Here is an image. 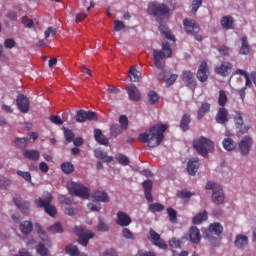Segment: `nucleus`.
<instances>
[{
  "label": "nucleus",
  "mask_w": 256,
  "mask_h": 256,
  "mask_svg": "<svg viewBox=\"0 0 256 256\" xmlns=\"http://www.w3.org/2000/svg\"><path fill=\"white\" fill-rule=\"evenodd\" d=\"M167 131V126L163 124H156L149 128L148 132L139 134L138 139L141 143H147L150 148L159 147L165 139L163 133Z\"/></svg>",
  "instance_id": "obj_1"
},
{
  "label": "nucleus",
  "mask_w": 256,
  "mask_h": 256,
  "mask_svg": "<svg viewBox=\"0 0 256 256\" xmlns=\"http://www.w3.org/2000/svg\"><path fill=\"white\" fill-rule=\"evenodd\" d=\"M152 55L155 67H157V69H165V59L173 55V50L169 42H163L162 50L154 49Z\"/></svg>",
  "instance_id": "obj_2"
},
{
  "label": "nucleus",
  "mask_w": 256,
  "mask_h": 256,
  "mask_svg": "<svg viewBox=\"0 0 256 256\" xmlns=\"http://www.w3.org/2000/svg\"><path fill=\"white\" fill-rule=\"evenodd\" d=\"M192 145L197 154L202 157H208L209 153H213V151H215V143L203 136L194 140Z\"/></svg>",
  "instance_id": "obj_3"
},
{
  "label": "nucleus",
  "mask_w": 256,
  "mask_h": 256,
  "mask_svg": "<svg viewBox=\"0 0 256 256\" xmlns=\"http://www.w3.org/2000/svg\"><path fill=\"white\" fill-rule=\"evenodd\" d=\"M51 201H53V196L51 193L46 194L44 198H38L35 200V205L41 209L43 208L45 213L50 217H55L57 215V208L51 205Z\"/></svg>",
  "instance_id": "obj_4"
},
{
  "label": "nucleus",
  "mask_w": 256,
  "mask_h": 256,
  "mask_svg": "<svg viewBox=\"0 0 256 256\" xmlns=\"http://www.w3.org/2000/svg\"><path fill=\"white\" fill-rule=\"evenodd\" d=\"M183 26L188 35H193L196 41H203V36L199 35L201 27L195 20L186 18L183 20Z\"/></svg>",
  "instance_id": "obj_5"
},
{
  "label": "nucleus",
  "mask_w": 256,
  "mask_h": 256,
  "mask_svg": "<svg viewBox=\"0 0 256 256\" xmlns=\"http://www.w3.org/2000/svg\"><path fill=\"white\" fill-rule=\"evenodd\" d=\"M148 12L159 21V17H167L169 15V7L165 4L151 3L148 7Z\"/></svg>",
  "instance_id": "obj_6"
},
{
  "label": "nucleus",
  "mask_w": 256,
  "mask_h": 256,
  "mask_svg": "<svg viewBox=\"0 0 256 256\" xmlns=\"http://www.w3.org/2000/svg\"><path fill=\"white\" fill-rule=\"evenodd\" d=\"M97 113L93 111L78 110L76 113L77 123H85V121H98Z\"/></svg>",
  "instance_id": "obj_7"
},
{
  "label": "nucleus",
  "mask_w": 256,
  "mask_h": 256,
  "mask_svg": "<svg viewBox=\"0 0 256 256\" xmlns=\"http://www.w3.org/2000/svg\"><path fill=\"white\" fill-rule=\"evenodd\" d=\"M68 193H89V188L85 187L81 182H67Z\"/></svg>",
  "instance_id": "obj_8"
},
{
  "label": "nucleus",
  "mask_w": 256,
  "mask_h": 256,
  "mask_svg": "<svg viewBox=\"0 0 256 256\" xmlns=\"http://www.w3.org/2000/svg\"><path fill=\"white\" fill-rule=\"evenodd\" d=\"M16 104L21 113H29L30 102L27 96L20 94L17 96Z\"/></svg>",
  "instance_id": "obj_9"
},
{
  "label": "nucleus",
  "mask_w": 256,
  "mask_h": 256,
  "mask_svg": "<svg viewBox=\"0 0 256 256\" xmlns=\"http://www.w3.org/2000/svg\"><path fill=\"white\" fill-rule=\"evenodd\" d=\"M216 123L219 125H226L229 123V111L225 107H220L215 116Z\"/></svg>",
  "instance_id": "obj_10"
},
{
  "label": "nucleus",
  "mask_w": 256,
  "mask_h": 256,
  "mask_svg": "<svg viewBox=\"0 0 256 256\" xmlns=\"http://www.w3.org/2000/svg\"><path fill=\"white\" fill-rule=\"evenodd\" d=\"M150 237L153 245L159 247V249H167V243L161 239V235H159L155 230L150 229Z\"/></svg>",
  "instance_id": "obj_11"
},
{
  "label": "nucleus",
  "mask_w": 256,
  "mask_h": 256,
  "mask_svg": "<svg viewBox=\"0 0 256 256\" xmlns=\"http://www.w3.org/2000/svg\"><path fill=\"white\" fill-rule=\"evenodd\" d=\"M116 217V224L120 227H129L132 223L131 216L123 211H118Z\"/></svg>",
  "instance_id": "obj_12"
},
{
  "label": "nucleus",
  "mask_w": 256,
  "mask_h": 256,
  "mask_svg": "<svg viewBox=\"0 0 256 256\" xmlns=\"http://www.w3.org/2000/svg\"><path fill=\"white\" fill-rule=\"evenodd\" d=\"M182 81H184L186 87H189V89H195V87H197V81H195L193 72L189 70L182 73Z\"/></svg>",
  "instance_id": "obj_13"
},
{
  "label": "nucleus",
  "mask_w": 256,
  "mask_h": 256,
  "mask_svg": "<svg viewBox=\"0 0 256 256\" xmlns=\"http://www.w3.org/2000/svg\"><path fill=\"white\" fill-rule=\"evenodd\" d=\"M197 79L201 83H205L207 79H209V67L207 66V62H202L198 68Z\"/></svg>",
  "instance_id": "obj_14"
},
{
  "label": "nucleus",
  "mask_w": 256,
  "mask_h": 256,
  "mask_svg": "<svg viewBox=\"0 0 256 256\" xmlns=\"http://www.w3.org/2000/svg\"><path fill=\"white\" fill-rule=\"evenodd\" d=\"M234 121L236 127L239 129L240 133H248L249 132V126L245 124L243 121V113L236 112V115L234 116Z\"/></svg>",
  "instance_id": "obj_15"
},
{
  "label": "nucleus",
  "mask_w": 256,
  "mask_h": 256,
  "mask_svg": "<svg viewBox=\"0 0 256 256\" xmlns=\"http://www.w3.org/2000/svg\"><path fill=\"white\" fill-rule=\"evenodd\" d=\"M253 145V140L249 136H245L240 144H239V150L243 155L249 154V151H251V146Z\"/></svg>",
  "instance_id": "obj_16"
},
{
  "label": "nucleus",
  "mask_w": 256,
  "mask_h": 256,
  "mask_svg": "<svg viewBox=\"0 0 256 256\" xmlns=\"http://www.w3.org/2000/svg\"><path fill=\"white\" fill-rule=\"evenodd\" d=\"M126 91L131 101H139L141 99V92H139V89L134 84L127 85Z\"/></svg>",
  "instance_id": "obj_17"
},
{
  "label": "nucleus",
  "mask_w": 256,
  "mask_h": 256,
  "mask_svg": "<svg viewBox=\"0 0 256 256\" xmlns=\"http://www.w3.org/2000/svg\"><path fill=\"white\" fill-rule=\"evenodd\" d=\"M231 69H233V64L229 62H223L220 66L215 68V72L217 75H221V77H227Z\"/></svg>",
  "instance_id": "obj_18"
},
{
  "label": "nucleus",
  "mask_w": 256,
  "mask_h": 256,
  "mask_svg": "<svg viewBox=\"0 0 256 256\" xmlns=\"http://www.w3.org/2000/svg\"><path fill=\"white\" fill-rule=\"evenodd\" d=\"M94 139L100 145H104L105 147H109V139L103 134L101 129H94Z\"/></svg>",
  "instance_id": "obj_19"
},
{
  "label": "nucleus",
  "mask_w": 256,
  "mask_h": 256,
  "mask_svg": "<svg viewBox=\"0 0 256 256\" xmlns=\"http://www.w3.org/2000/svg\"><path fill=\"white\" fill-rule=\"evenodd\" d=\"M201 164L199 163V158H192L187 163V172L189 175H195L197 171H199V166Z\"/></svg>",
  "instance_id": "obj_20"
},
{
  "label": "nucleus",
  "mask_w": 256,
  "mask_h": 256,
  "mask_svg": "<svg viewBox=\"0 0 256 256\" xmlns=\"http://www.w3.org/2000/svg\"><path fill=\"white\" fill-rule=\"evenodd\" d=\"M234 245L237 247V249H245V247L249 245V237L243 234L237 235L234 241Z\"/></svg>",
  "instance_id": "obj_21"
},
{
  "label": "nucleus",
  "mask_w": 256,
  "mask_h": 256,
  "mask_svg": "<svg viewBox=\"0 0 256 256\" xmlns=\"http://www.w3.org/2000/svg\"><path fill=\"white\" fill-rule=\"evenodd\" d=\"M22 154L25 159H29L30 161H39L41 157V154L37 150L24 149L22 150Z\"/></svg>",
  "instance_id": "obj_22"
},
{
  "label": "nucleus",
  "mask_w": 256,
  "mask_h": 256,
  "mask_svg": "<svg viewBox=\"0 0 256 256\" xmlns=\"http://www.w3.org/2000/svg\"><path fill=\"white\" fill-rule=\"evenodd\" d=\"M211 111V104L209 102H203L197 111V119L201 121V119L207 115Z\"/></svg>",
  "instance_id": "obj_23"
},
{
  "label": "nucleus",
  "mask_w": 256,
  "mask_h": 256,
  "mask_svg": "<svg viewBox=\"0 0 256 256\" xmlns=\"http://www.w3.org/2000/svg\"><path fill=\"white\" fill-rule=\"evenodd\" d=\"M189 239L192 243H199L201 241V232L195 226H192L189 230Z\"/></svg>",
  "instance_id": "obj_24"
},
{
  "label": "nucleus",
  "mask_w": 256,
  "mask_h": 256,
  "mask_svg": "<svg viewBox=\"0 0 256 256\" xmlns=\"http://www.w3.org/2000/svg\"><path fill=\"white\" fill-rule=\"evenodd\" d=\"M205 189L207 191H212V193H221V191H223V186L215 181H208L206 183Z\"/></svg>",
  "instance_id": "obj_25"
},
{
  "label": "nucleus",
  "mask_w": 256,
  "mask_h": 256,
  "mask_svg": "<svg viewBox=\"0 0 256 256\" xmlns=\"http://www.w3.org/2000/svg\"><path fill=\"white\" fill-rule=\"evenodd\" d=\"M159 31L164 35L166 39H169L170 41H175V35H173V32L169 29V27L165 24L159 25Z\"/></svg>",
  "instance_id": "obj_26"
},
{
  "label": "nucleus",
  "mask_w": 256,
  "mask_h": 256,
  "mask_svg": "<svg viewBox=\"0 0 256 256\" xmlns=\"http://www.w3.org/2000/svg\"><path fill=\"white\" fill-rule=\"evenodd\" d=\"M14 203L22 213H27L29 211V207H31L29 202L23 201L17 197H14Z\"/></svg>",
  "instance_id": "obj_27"
},
{
  "label": "nucleus",
  "mask_w": 256,
  "mask_h": 256,
  "mask_svg": "<svg viewBox=\"0 0 256 256\" xmlns=\"http://www.w3.org/2000/svg\"><path fill=\"white\" fill-rule=\"evenodd\" d=\"M220 23L223 29H227V30L235 29V26H234L235 21L231 16L222 17Z\"/></svg>",
  "instance_id": "obj_28"
},
{
  "label": "nucleus",
  "mask_w": 256,
  "mask_h": 256,
  "mask_svg": "<svg viewBox=\"0 0 256 256\" xmlns=\"http://www.w3.org/2000/svg\"><path fill=\"white\" fill-rule=\"evenodd\" d=\"M189 125H191V115L188 113L183 114L180 120V129L184 132L189 131Z\"/></svg>",
  "instance_id": "obj_29"
},
{
  "label": "nucleus",
  "mask_w": 256,
  "mask_h": 256,
  "mask_svg": "<svg viewBox=\"0 0 256 256\" xmlns=\"http://www.w3.org/2000/svg\"><path fill=\"white\" fill-rule=\"evenodd\" d=\"M91 197L95 203H109L110 201L109 195H107V193H95L92 194Z\"/></svg>",
  "instance_id": "obj_30"
},
{
  "label": "nucleus",
  "mask_w": 256,
  "mask_h": 256,
  "mask_svg": "<svg viewBox=\"0 0 256 256\" xmlns=\"http://www.w3.org/2000/svg\"><path fill=\"white\" fill-rule=\"evenodd\" d=\"M125 131L119 124H113L110 126V137L117 139Z\"/></svg>",
  "instance_id": "obj_31"
},
{
  "label": "nucleus",
  "mask_w": 256,
  "mask_h": 256,
  "mask_svg": "<svg viewBox=\"0 0 256 256\" xmlns=\"http://www.w3.org/2000/svg\"><path fill=\"white\" fill-rule=\"evenodd\" d=\"M241 48L239 50L240 55H249L250 51V46H249V41L247 40V36H243L241 38Z\"/></svg>",
  "instance_id": "obj_32"
},
{
  "label": "nucleus",
  "mask_w": 256,
  "mask_h": 256,
  "mask_svg": "<svg viewBox=\"0 0 256 256\" xmlns=\"http://www.w3.org/2000/svg\"><path fill=\"white\" fill-rule=\"evenodd\" d=\"M69 195V197H67V195H60L58 197L59 203H61L62 205H73V203H77L74 199L75 195H73V193Z\"/></svg>",
  "instance_id": "obj_33"
},
{
  "label": "nucleus",
  "mask_w": 256,
  "mask_h": 256,
  "mask_svg": "<svg viewBox=\"0 0 256 256\" xmlns=\"http://www.w3.org/2000/svg\"><path fill=\"white\" fill-rule=\"evenodd\" d=\"M20 231L23 235H29L33 231V223L31 221H24L20 224Z\"/></svg>",
  "instance_id": "obj_34"
},
{
  "label": "nucleus",
  "mask_w": 256,
  "mask_h": 256,
  "mask_svg": "<svg viewBox=\"0 0 256 256\" xmlns=\"http://www.w3.org/2000/svg\"><path fill=\"white\" fill-rule=\"evenodd\" d=\"M28 144L29 138H15L13 141V145L16 149H25Z\"/></svg>",
  "instance_id": "obj_35"
},
{
  "label": "nucleus",
  "mask_w": 256,
  "mask_h": 256,
  "mask_svg": "<svg viewBox=\"0 0 256 256\" xmlns=\"http://www.w3.org/2000/svg\"><path fill=\"white\" fill-rule=\"evenodd\" d=\"M128 77L130 81H132L133 83H137V81H139L141 77V72L137 71V68H135V66H132L129 70Z\"/></svg>",
  "instance_id": "obj_36"
},
{
  "label": "nucleus",
  "mask_w": 256,
  "mask_h": 256,
  "mask_svg": "<svg viewBox=\"0 0 256 256\" xmlns=\"http://www.w3.org/2000/svg\"><path fill=\"white\" fill-rule=\"evenodd\" d=\"M95 157H97V159H103L106 163H111L113 161V157L107 156V152L101 149L95 150Z\"/></svg>",
  "instance_id": "obj_37"
},
{
  "label": "nucleus",
  "mask_w": 256,
  "mask_h": 256,
  "mask_svg": "<svg viewBox=\"0 0 256 256\" xmlns=\"http://www.w3.org/2000/svg\"><path fill=\"white\" fill-rule=\"evenodd\" d=\"M222 145L226 151H233L237 147V143L231 138H225L222 142Z\"/></svg>",
  "instance_id": "obj_38"
},
{
  "label": "nucleus",
  "mask_w": 256,
  "mask_h": 256,
  "mask_svg": "<svg viewBox=\"0 0 256 256\" xmlns=\"http://www.w3.org/2000/svg\"><path fill=\"white\" fill-rule=\"evenodd\" d=\"M203 221H207V211H203L194 216L192 223L194 225H200Z\"/></svg>",
  "instance_id": "obj_39"
},
{
  "label": "nucleus",
  "mask_w": 256,
  "mask_h": 256,
  "mask_svg": "<svg viewBox=\"0 0 256 256\" xmlns=\"http://www.w3.org/2000/svg\"><path fill=\"white\" fill-rule=\"evenodd\" d=\"M93 237H95V234H93V232H88L86 235L79 237L78 243L83 247H87V245H89V239H93Z\"/></svg>",
  "instance_id": "obj_40"
},
{
  "label": "nucleus",
  "mask_w": 256,
  "mask_h": 256,
  "mask_svg": "<svg viewBox=\"0 0 256 256\" xmlns=\"http://www.w3.org/2000/svg\"><path fill=\"white\" fill-rule=\"evenodd\" d=\"M61 169L65 175H71L75 171V166L71 162H64L61 164Z\"/></svg>",
  "instance_id": "obj_41"
},
{
  "label": "nucleus",
  "mask_w": 256,
  "mask_h": 256,
  "mask_svg": "<svg viewBox=\"0 0 256 256\" xmlns=\"http://www.w3.org/2000/svg\"><path fill=\"white\" fill-rule=\"evenodd\" d=\"M209 231L214 233V235H221L223 233V226L220 223L210 224Z\"/></svg>",
  "instance_id": "obj_42"
},
{
  "label": "nucleus",
  "mask_w": 256,
  "mask_h": 256,
  "mask_svg": "<svg viewBox=\"0 0 256 256\" xmlns=\"http://www.w3.org/2000/svg\"><path fill=\"white\" fill-rule=\"evenodd\" d=\"M227 101H229V99L227 98V93L225 92V90H220L218 97V105L220 107H225L227 105Z\"/></svg>",
  "instance_id": "obj_43"
},
{
  "label": "nucleus",
  "mask_w": 256,
  "mask_h": 256,
  "mask_svg": "<svg viewBox=\"0 0 256 256\" xmlns=\"http://www.w3.org/2000/svg\"><path fill=\"white\" fill-rule=\"evenodd\" d=\"M148 209L150 213H160V211H163V209H165V206L160 203H152L148 206Z\"/></svg>",
  "instance_id": "obj_44"
},
{
  "label": "nucleus",
  "mask_w": 256,
  "mask_h": 256,
  "mask_svg": "<svg viewBox=\"0 0 256 256\" xmlns=\"http://www.w3.org/2000/svg\"><path fill=\"white\" fill-rule=\"evenodd\" d=\"M64 131V138L67 141V143H73V140L75 139V133H73V130L68 128H63Z\"/></svg>",
  "instance_id": "obj_45"
},
{
  "label": "nucleus",
  "mask_w": 256,
  "mask_h": 256,
  "mask_svg": "<svg viewBox=\"0 0 256 256\" xmlns=\"http://www.w3.org/2000/svg\"><path fill=\"white\" fill-rule=\"evenodd\" d=\"M65 252L67 253V255L79 256V249L75 245L70 244V245L66 246Z\"/></svg>",
  "instance_id": "obj_46"
},
{
  "label": "nucleus",
  "mask_w": 256,
  "mask_h": 256,
  "mask_svg": "<svg viewBox=\"0 0 256 256\" xmlns=\"http://www.w3.org/2000/svg\"><path fill=\"white\" fill-rule=\"evenodd\" d=\"M148 99L151 105H155V103H159V95L157 92L151 90L148 92Z\"/></svg>",
  "instance_id": "obj_47"
},
{
  "label": "nucleus",
  "mask_w": 256,
  "mask_h": 256,
  "mask_svg": "<svg viewBox=\"0 0 256 256\" xmlns=\"http://www.w3.org/2000/svg\"><path fill=\"white\" fill-rule=\"evenodd\" d=\"M48 231L53 234L61 233L63 231V226H61V223L56 222L48 228Z\"/></svg>",
  "instance_id": "obj_48"
},
{
  "label": "nucleus",
  "mask_w": 256,
  "mask_h": 256,
  "mask_svg": "<svg viewBox=\"0 0 256 256\" xmlns=\"http://www.w3.org/2000/svg\"><path fill=\"white\" fill-rule=\"evenodd\" d=\"M212 199H213L214 203H217L218 205H220L221 203H223V201H225V194L224 193H213Z\"/></svg>",
  "instance_id": "obj_49"
},
{
  "label": "nucleus",
  "mask_w": 256,
  "mask_h": 256,
  "mask_svg": "<svg viewBox=\"0 0 256 256\" xmlns=\"http://www.w3.org/2000/svg\"><path fill=\"white\" fill-rule=\"evenodd\" d=\"M36 251L40 256H49V250L43 244H38Z\"/></svg>",
  "instance_id": "obj_50"
},
{
  "label": "nucleus",
  "mask_w": 256,
  "mask_h": 256,
  "mask_svg": "<svg viewBox=\"0 0 256 256\" xmlns=\"http://www.w3.org/2000/svg\"><path fill=\"white\" fill-rule=\"evenodd\" d=\"M167 214L171 223H177V211L173 208H167Z\"/></svg>",
  "instance_id": "obj_51"
},
{
  "label": "nucleus",
  "mask_w": 256,
  "mask_h": 256,
  "mask_svg": "<svg viewBox=\"0 0 256 256\" xmlns=\"http://www.w3.org/2000/svg\"><path fill=\"white\" fill-rule=\"evenodd\" d=\"M119 124L125 131L129 129V119L125 115L119 117Z\"/></svg>",
  "instance_id": "obj_52"
},
{
  "label": "nucleus",
  "mask_w": 256,
  "mask_h": 256,
  "mask_svg": "<svg viewBox=\"0 0 256 256\" xmlns=\"http://www.w3.org/2000/svg\"><path fill=\"white\" fill-rule=\"evenodd\" d=\"M142 187L145 193H151L153 191V181L146 180L142 183Z\"/></svg>",
  "instance_id": "obj_53"
},
{
  "label": "nucleus",
  "mask_w": 256,
  "mask_h": 256,
  "mask_svg": "<svg viewBox=\"0 0 256 256\" xmlns=\"http://www.w3.org/2000/svg\"><path fill=\"white\" fill-rule=\"evenodd\" d=\"M16 173H17V175H19V177H22V179H24V181L31 183V172L17 170Z\"/></svg>",
  "instance_id": "obj_54"
},
{
  "label": "nucleus",
  "mask_w": 256,
  "mask_h": 256,
  "mask_svg": "<svg viewBox=\"0 0 256 256\" xmlns=\"http://www.w3.org/2000/svg\"><path fill=\"white\" fill-rule=\"evenodd\" d=\"M97 230L105 233L109 231V226L103 220L99 219L97 224Z\"/></svg>",
  "instance_id": "obj_55"
},
{
  "label": "nucleus",
  "mask_w": 256,
  "mask_h": 256,
  "mask_svg": "<svg viewBox=\"0 0 256 256\" xmlns=\"http://www.w3.org/2000/svg\"><path fill=\"white\" fill-rule=\"evenodd\" d=\"M178 199H181L183 203H189L191 197H193V193H178Z\"/></svg>",
  "instance_id": "obj_56"
},
{
  "label": "nucleus",
  "mask_w": 256,
  "mask_h": 256,
  "mask_svg": "<svg viewBox=\"0 0 256 256\" xmlns=\"http://www.w3.org/2000/svg\"><path fill=\"white\" fill-rule=\"evenodd\" d=\"M203 5V0H193L192 1V13L193 15L197 14V11H199V7Z\"/></svg>",
  "instance_id": "obj_57"
},
{
  "label": "nucleus",
  "mask_w": 256,
  "mask_h": 256,
  "mask_svg": "<svg viewBox=\"0 0 256 256\" xmlns=\"http://www.w3.org/2000/svg\"><path fill=\"white\" fill-rule=\"evenodd\" d=\"M74 233L75 235H77L78 237H83L85 235H87L88 233H91V231H85V229H83V227L81 226H76L74 228Z\"/></svg>",
  "instance_id": "obj_58"
},
{
  "label": "nucleus",
  "mask_w": 256,
  "mask_h": 256,
  "mask_svg": "<svg viewBox=\"0 0 256 256\" xmlns=\"http://www.w3.org/2000/svg\"><path fill=\"white\" fill-rule=\"evenodd\" d=\"M117 160L120 163V165H123L124 167L129 165L130 163L129 158L123 154H118Z\"/></svg>",
  "instance_id": "obj_59"
},
{
  "label": "nucleus",
  "mask_w": 256,
  "mask_h": 256,
  "mask_svg": "<svg viewBox=\"0 0 256 256\" xmlns=\"http://www.w3.org/2000/svg\"><path fill=\"white\" fill-rule=\"evenodd\" d=\"M45 38L48 39V37H55L57 35V29L53 27H48L44 33Z\"/></svg>",
  "instance_id": "obj_60"
},
{
  "label": "nucleus",
  "mask_w": 256,
  "mask_h": 256,
  "mask_svg": "<svg viewBox=\"0 0 256 256\" xmlns=\"http://www.w3.org/2000/svg\"><path fill=\"white\" fill-rule=\"evenodd\" d=\"M122 235L125 239H135L133 232H131V230H129V228H123Z\"/></svg>",
  "instance_id": "obj_61"
},
{
  "label": "nucleus",
  "mask_w": 256,
  "mask_h": 256,
  "mask_svg": "<svg viewBox=\"0 0 256 256\" xmlns=\"http://www.w3.org/2000/svg\"><path fill=\"white\" fill-rule=\"evenodd\" d=\"M50 121L54 123V125H63V119L58 115H51Z\"/></svg>",
  "instance_id": "obj_62"
},
{
  "label": "nucleus",
  "mask_w": 256,
  "mask_h": 256,
  "mask_svg": "<svg viewBox=\"0 0 256 256\" xmlns=\"http://www.w3.org/2000/svg\"><path fill=\"white\" fill-rule=\"evenodd\" d=\"M122 29H125V24L121 20H115L114 21V31H121Z\"/></svg>",
  "instance_id": "obj_63"
},
{
  "label": "nucleus",
  "mask_w": 256,
  "mask_h": 256,
  "mask_svg": "<svg viewBox=\"0 0 256 256\" xmlns=\"http://www.w3.org/2000/svg\"><path fill=\"white\" fill-rule=\"evenodd\" d=\"M136 256H157L151 251H144V250H139L136 254Z\"/></svg>",
  "instance_id": "obj_64"
}]
</instances>
